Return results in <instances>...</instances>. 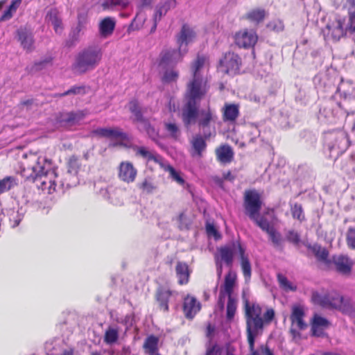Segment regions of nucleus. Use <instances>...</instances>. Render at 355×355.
Instances as JSON below:
<instances>
[{
  "instance_id": "1",
  "label": "nucleus",
  "mask_w": 355,
  "mask_h": 355,
  "mask_svg": "<svg viewBox=\"0 0 355 355\" xmlns=\"http://www.w3.org/2000/svg\"><path fill=\"white\" fill-rule=\"evenodd\" d=\"M209 69V58L198 55L190 66L191 78L187 83L186 103L182 107V119L186 127L196 123L202 130L205 138L211 135L207 129L216 119L209 108L198 112L199 102L208 91L207 73Z\"/></svg>"
},
{
  "instance_id": "2",
  "label": "nucleus",
  "mask_w": 355,
  "mask_h": 355,
  "mask_svg": "<svg viewBox=\"0 0 355 355\" xmlns=\"http://www.w3.org/2000/svg\"><path fill=\"white\" fill-rule=\"evenodd\" d=\"M20 168L21 176L36 182L39 189L48 193L56 191L57 174L46 157L33 153L24 154Z\"/></svg>"
},
{
  "instance_id": "3",
  "label": "nucleus",
  "mask_w": 355,
  "mask_h": 355,
  "mask_svg": "<svg viewBox=\"0 0 355 355\" xmlns=\"http://www.w3.org/2000/svg\"><path fill=\"white\" fill-rule=\"evenodd\" d=\"M262 309L259 304L256 303L245 304V315L247 324V336L251 355H259L254 350L255 338L261 334L264 324H270L275 318V311L268 308L261 318Z\"/></svg>"
},
{
  "instance_id": "4",
  "label": "nucleus",
  "mask_w": 355,
  "mask_h": 355,
  "mask_svg": "<svg viewBox=\"0 0 355 355\" xmlns=\"http://www.w3.org/2000/svg\"><path fill=\"white\" fill-rule=\"evenodd\" d=\"M102 51L98 46H88L80 51L73 64V70L84 73L96 68L102 58Z\"/></svg>"
},
{
  "instance_id": "5",
  "label": "nucleus",
  "mask_w": 355,
  "mask_h": 355,
  "mask_svg": "<svg viewBox=\"0 0 355 355\" xmlns=\"http://www.w3.org/2000/svg\"><path fill=\"white\" fill-rule=\"evenodd\" d=\"M312 301L318 305L325 308L338 309L343 313L352 315L355 313V309L352 305L336 292H331L327 294H321L314 292L312 294Z\"/></svg>"
},
{
  "instance_id": "6",
  "label": "nucleus",
  "mask_w": 355,
  "mask_h": 355,
  "mask_svg": "<svg viewBox=\"0 0 355 355\" xmlns=\"http://www.w3.org/2000/svg\"><path fill=\"white\" fill-rule=\"evenodd\" d=\"M312 301L318 305L325 308L338 309L343 313L352 315L355 313V309L352 305L336 292H331L327 294H321L314 292L312 294Z\"/></svg>"
},
{
  "instance_id": "7",
  "label": "nucleus",
  "mask_w": 355,
  "mask_h": 355,
  "mask_svg": "<svg viewBox=\"0 0 355 355\" xmlns=\"http://www.w3.org/2000/svg\"><path fill=\"white\" fill-rule=\"evenodd\" d=\"M244 250L240 243L237 241L232 242L218 248V254L216 255V260L217 273L219 277L221 276L223 272L222 262H224L227 266L231 267L234 255L238 252L241 256V254L244 252Z\"/></svg>"
},
{
  "instance_id": "8",
  "label": "nucleus",
  "mask_w": 355,
  "mask_h": 355,
  "mask_svg": "<svg viewBox=\"0 0 355 355\" xmlns=\"http://www.w3.org/2000/svg\"><path fill=\"white\" fill-rule=\"evenodd\" d=\"M92 134L98 137L107 138L110 140V146H126L128 136L119 128H98L93 130Z\"/></svg>"
},
{
  "instance_id": "9",
  "label": "nucleus",
  "mask_w": 355,
  "mask_h": 355,
  "mask_svg": "<svg viewBox=\"0 0 355 355\" xmlns=\"http://www.w3.org/2000/svg\"><path fill=\"white\" fill-rule=\"evenodd\" d=\"M305 309L301 305H295L292 307L291 315L290 317L291 321V328L290 332L294 339H300V331L304 330L307 327V324L304 321Z\"/></svg>"
},
{
  "instance_id": "10",
  "label": "nucleus",
  "mask_w": 355,
  "mask_h": 355,
  "mask_svg": "<svg viewBox=\"0 0 355 355\" xmlns=\"http://www.w3.org/2000/svg\"><path fill=\"white\" fill-rule=\"evenodd\" d=\"M262 202L259 193L255 190L245 192L244 207L245 213L251 220H255L259 214Z\"/></svg>"
},
{
  "instance_id": "11",
  "label": "nucleus",
  "mask_w": 355,
  "mask_h": 355,
  "mask_svg": "<svg viewBox=\"0 0 355 355\" xmlns=\"http://www.w3.org/2000/svg\"><path fill=\"white\" fill-rule=\"evenodd\" d=\"M237 276L236 272L230 270L225 277L223 284L220 288L218 306L220 309L225 306L226 297H234V291L237 286Z\"/></svg>"
},
{
  "instance_id": "12",
  "label": "nucleus",
  "mask_w": 355,
  "mask_h": 355,
  "mask_svg": "<svg viewBox=\"0 0 355 355\" xmlns=\"http://www.w3.org/2000/svg\"><path fill=\"white\" fill-rule=\"evenodd\" d=\"M182 51L180 49L178 51L171 48L164 49L157 60L158 69L175 67L177 63L182 60L183 56Z\"/></svg>"
},
{
  "instance_id": "13",
  "label": "nucleus",
  "mask_w": 355,
  "mask_h": 355,
  "mask_svg": "<svg viewBox=\"0 0 355 355\" xmlns=\"http://www.w3.org/2000/svg\"><path fill=\"white\" fill-rule=\"evenodd\" d=\"M344 22L340 19L329 21L322 32L327 41L337 42L347 33L343 27Z\"/></svg>"
},
{
  "instance_id": "14",
  "label": "nucleus",
  "mask_w": 355,
  "mask_h": 355,
  "mask_svg": "<svg viewBox=\"0 0 355 355\" xmlns=\"http://www.w3.org/2000/svg\"><path fill=\"white\" fill-rule=\"evenodd\" d=\"M241 59L236 53L228 52L220 60L218 69L224 73L236 74L240 69Z\"/></svg>"
},
{
  "instance_id": "15",
  "label": "nucleus",
  "mask_w": 355,
  "mask_h": 355,
  "mask_svg": "<svg viewBox=\"0 0 355 355\" xmlns=\"http://www.w3.org/2000/svg\"><path fill=\"white\" fill-rule=\"evenodd\" d=\"M17 40L21 46L28 53L35 50V39L33 31L26 26L20 27L17 30Z\"/></svg>"
},
{
  "instance_id": "16",
  "label": "nucleus",
  "mask_w": 355,
  "mask_h": 355,
  "mask_svg": "<svg viewBox=\"0 0 355 355\" xmlns=\"http://www.w3.org/2000/svg\"><path fill=\"white\" fill-rule=\"evenodd\" d=\"M258 36L253 30L243 29L235 35V42L239 47L250 48L257 43Z\"/></svg>"
},
{
  "instance_id": "17",
  "label": "nucleus",
  "mask_w": 355,
  "mask_h": 355,
  "mask_svg": "<svg viewBox=\"0 0 355 355\" xmlns=\"http://www.w3.org/2000/svg\"><path fill=\"white\" fill-rule=\"evenodd\" d=\"M137 175V170L131 162H121L118 167V177L121 181L128 184L132 183L135 180Z\"/></svg>"
},
{
  "instance_id": "18",
  "label": "nucleus",
  "mask_w": 355,
  "mask_h": 355,
  "mask_svg": "<svg viewBox=\"0 0 355 355\" xmlns=\"http://www.w3.org/2000/svg\"><path fill=\"white\" fill-rule=\"evenodd\" d=\"M331 263L339 273L344 275H349L354 261L347 256L337 255L332 258Z\"/></svg>"
},
{
  "instance_id": "19",
  "label": "nucleus",
  "mask_w": 355,
  "mask_h": 355,
  "mask_svg": "<svg viewBox=\"0 0 355 355\" xmlns=\"http://www.w3.org/2000/svg\"><path fill=\"white\" fill-rule=\"evenodd\" d=\"M311 331L314 336L323 337L326 334L324 333L329 325V322L324 318L318 314H315L311 320Z\"/></svg>"
},
{
  "instance_id": "20",
  "label": "nucleus",
  "mask_w": 355,
  "mask_h": 355,
  "mask_svg": "<svg viewBox=\"0 0 355 355\" xmlns=\"http://www.w3.org/2000/svg\"><path fill=\"white\" fill-rule=\"evenodd\" d=\"M137 155L141 157L148 162H153L159 166L162 164L164 159L156 153L155 151L150 150L145 146H135L133 148Z\"/></svg>"
},
{
  "instance_id": "21",
  "label": "nucleus",
  "mask_w": 355,
  "mask_h": 355,
  "mask_svg": "<svg viewBox=\"0 0 355 355\" xmlns=\"http://www.w3.org/2000/svg\"><path fill=\"white\" fill-rule=\"evenodd\" d=\"M79 166L80 165L78 158L75 156L71 157L68 162V170L67 171V175L71 176L72 180H71L69 182H67V187H74L78 183L77 174Z\"/></svg>"
},
{
  "instance_id": "22",
  "label": "nucleus",
  "mask_w": 355,
  "mask_h": 355,
  "mask_svg": "<svg viewBox=\"0 0 355 355\" xmlns=\"http://www.w3.org/2000/svg\"><path fill=\"white\" fill-rule=\"evenodd\" d=\"M195 37V33L187 25H184L182 28L181 32L178 37V44L179 49L182 50L184 53L186 52V46L191 42Z\"/></svg>"
},
{
  "instance_id": "23",
  "label": "nucleus",
  "mask_w": 355,
  "mask_h": 355,
  "mask_svg": "<svg viewBox=\"0 0 355 355\" xmlns=\"http://www.w3.org/2000/svg\"><path fill=\"white\" fill-rule=\"evenodd\" d=\"M200 309V302L195 297L188 295L184 298V311L187 318H192Z\"/></svg>"
},
{
  "instance_id": "24",
  "label": "nucleus",
  "mask_w": 355,
  "mask_h": 355,
  "mask_svg": "<svg viewBox=\"0 0 355 355\" xmlns=\"http://www.w3.org/2000/svg\"><path fill=\"white\" fill-rule=\"evenodd\" d=\"M87 115V112L79 110L77 112H67L61 116V122L66 125H74L78 124Z\"/></svg>"
},
{
  "instance_id": "25",
  "label": "nucleus",
  "mask_w": 355,
  "mask_h": 355,
  "mask_svg": "<svg viewBox=\"0 0 355 355\" xmlns=\"http://www.w3.org/2000/svg\"><path fill=\"white\" fill-rule=\"evenodd\" d=\"M175 0H164L160 2L155 8L153 21H160L169 10L175 6Z\"/></svg>"
},
{
  "instance_id": "26",
  "label": "nucleus",
  "mask_w": 355,
  "mask_h": 355,
  "mask_svg": "<svg viewBox=\"0 0 355 355\" xmlns=\"http://www.w3.org/2000/svg\"><path fill=\"white\" fill-rule=\"evenodd\" d=\"M260 228L265 231L269 236L270 239L273 244L276 246H279L282 244V237L274 227V223H257Z\"/></svg>"
},
{
  "instance_id": "27",
  "label": "nucleus",
  "mask_w": 355,
  "mask_h": 355,
  "mask_svg": "<svg viewBox=\"0 0 355 355\" xmlns=\"http://www.w3.org/2000/svg\"><path fill=\"white\" fill-rule=\"evenodd\" d=\"M239 114V107L236 104L226 103L223 109V119L226 121H234Z\"/></svg>"
},
{
  "instance_id": "28",
  "label": "nucleus",
  "mask_w": 355,
  "mask_h": 355,
  "mask_svg": "<svg viewBox=\"0 0 355 355\" xmlns=\"http://www.w3.org/2000/svg\"><path fill=\"white\" fill-rule=\"evenodd\" d=\"M162 74V80L164 83H170L176 82L179 77V72L175 67H166L165 69H159Z\"/></svg>"
},
{
  "instance_id": "29",
  "label": "nucleus",
  "mask_w": 355,
  "mask_h": 355,
  "mask_svg": "<svg viewBox=\"0 0 355 355\" xmlns=\"http://www.w3.org/2000/svg\"><path fill=\"white\" fill-rule=\"evenodd\" d=\"M176 276L180 284H185L189 282V266L183 262H178L175 267Z\"/></svg>"
},
{
  "instance_id": "30",
  "label": "nucleus",
  "mask_w": 355,
  "mask_h": 355,
  "mask_svg": "<svg viewBox=\"0 0 355 355\" xmlns=\"http://www.w3.org/2000/svg\"><path fill=\"white\" fill-rule=\"evenodd\" d=\"M216 153L218 159L222 163H230L232 160L234 153L228 145L221 146Z\"/></svg>"
},
{
  "instance_id": "31",
  "label": "nucleus",
  "mask_w": 355,
  "mask_h": 355,
  "mask_svg": "<svg viewBox=\"0 0 355 355\" xmlns=\"http://www.w3.org/2000/svg\"><path fill=\"white\" fill-rule=\"evenodd\" d=\"M115 21L111 17H106L99 24L101 35L105 37L110 35L114 29Z\"/></svg>"
},
{
  "instance_id": "32",
  "label": "nucleus",
  "mask_w": 355,
  "mask_h": 355,
  "mask_svg": "<svg viewBox=\"0 0 355 355\" xmlns=\"http://www.w3.org/2000/svg\"><path fill=\"white\" fill-rule=\"evenodd\" d=\"M137 128L140 131L146 132L148 137L153 141H156L158 137V132L151 125L149 121L144 119L137 123Z\"/></svg>"
},
{
  "instance_id": "33",
  "label": "nucleus",
  "mask_w": 355,
  "mask_h": 355,
  "mask_svg": "<svg viewBox=\"0 0 355 355\" xmlns=\"http://www.w3.org/2000/svg\"><path fill=\"white\" fill-rule=\"evenodd\" d=\"M46 20L53 26L55 33L60 34L62 31V21L56 10H51L46 15Z\"/></svg>"
},
{
  "instance_id": "34",
  "label": "nucleus",
  "mask_w": 355,
  "mask_h": 355,
  "mask_svg": "<svg viewBox=\"0 0 355 355\" xmlns=\"http://www.w3.org/2000/svg\"><path fill=\"white\" fill-rule=\"evenodd\" d=\"M160 167L169 173V176L171 179L175 181L180 185H183L184 184V180L181 176V173L179 171H177L172 166L168 164L165 160L162 162V164L160 165Z\"/></svg>"
},
{
  "instance_id": "35",
  "label": "nucleus",
  "mask_w": 355,
  "mask_h": 355,
  "mask_svg": "<svg viewBox=\"0 0 355 355\" xmlns=\"http://www.w3.org/2000/svg\"><path fill=\"white\" fill-rule=\"evenodd\" d=\"M158 342L159 339L157 337L154 336H148L144 343L145 352L148 355L158 354Z\"/></svg>"
},
{
  "instance_id": "36",
  "label": "nucleus",
  "mask_w": 355,
  "mask_h": 355,
  "mask_svg": "<svg viewBox=\"0 0 355 355\" xmlns=\"http://www.w3.org/2000/svg\"><path fill=\"white\" fill-rule=\"evenodd\" d=\"M266 16V12L264 9L256 8L249 11L245 17L249 21L257 24L263 21Z\"/></svg>"
},
{
  "instance_id": "37",
  "label": "nucleus",
  "mask_w": 355,
  "mask_h": 355,
  "mask_svg": "<svg viewBox=\"0 0 355 355\" xmlns=\"http://www.w3.org/2000/svg\"><path fill=\"white\" fill-rule=\"evenodd\" d=\"M119 335V328L115 326H110L105 331L104 342L108 345H112L117 341Z\"/></svg>"
},
{
  "instance_id": "38",
  "label": "nucleus",
  "mask_w": 355,
  "mask_h": 355,
  "mask_svg": "<svg viewBox=\"0 0 355 355\" xmlns=\"http://www.w3.org/2000/svg\"><path fill=\"white\" fill-rule=\"evenodd\" d=\"M17 185V180L15 178L8 176L0 180V193L9 191Z\"/></svg>"
},
{
  "instance_id": "39",
  "label": "nucleus",
  "mask_w": 355,
  "mask_h": 355,
  "mask_svg": "<svg viewBox=\"0 0 355 355\" xmlns=\"http://www.w3.org/2000/svg\"><path fill=\"white\" fill-rule=\"evenodd\" d=\"M51 62V58H46L43 60L36 61L33 64L27 67V70L30 73H36L46 68Z\"/></svg>"
},
{
  "instance_id": "40",
  "label": "nucleus",
  "mask_w": 355,
  "mask_h": 355,
  "mask_svg": "<svg viewBox=\"0 0 355 355\" xmlns=\"http://www.w3.org/2000/svg\"><path fill=\"white\" fill-rule=\"evenodd\" d=\"M309 248L311 249V252L315 254L317 259L321 261L327 262L328 252L325 248L315 244L313 246L309 245Z\"/></svg>"
},
{
  "instance_id": "41",
  "label": "nucleus",
  "mask_w": 355,
  "mask_h": 355,
  "mask_svg": "<svg viewBox=\"0 0 355 355\" xmlns=\"http://www.w3.org/2000/svg\"><path fill=\"white\" fill-rule=\"evenodd\" d=\"M241 263L242 271L245 279L246 281H248L251 277V265L249 261L247 256L245 255V252L241 254Z\"/></svg>"
},
{
  "instance_id": "42",
  "label": "nucleus",
  "mask_w": 355,
  "mask_h": 355,
  "mask_svg": "<svg viewBox=\"0 0 355 355\" xmlns=\"http://www.w3.org/2000/svg\"><path fill=\"white\" fill-rule=\"evenodd\" d=\"M126 0H105L102 3L103 9H114L115 8H125L128 6Z\"/></svg>"
},
{
  "instance_id": "43",
  "label": "nucleus",
  "mask_w": 355,
  "mask_h": 355,
  "mask_svg": "<svg viewBox=\"0 0 355 355\" xmlns=\"http://www.w3.org/2000/svg\"><path fill=\"white\" fill-rule=\"evenodd\" d=\"M191 144L197 155L200 156L202 152L206 147V143L204 139L201 136L197 135L193 138Z\"/></svg>"
},
{
  "instance_id": "44",
  "label": "nucleus",
  "mask_w": 355,
  "mask_h": 355,
  "mask_svg": "<svg viewBox=\"0 0 355 355\" xmlns=\"http://www.w3.org/2000/svg\"><path fill=\"white\" fill-rule=\"evenodd\" d=\"M128 107L130 111L134 114V121H136L137 123L144 119L142 116L139 103L137 101H131L129 103Z\"/></svg>"
},
{
  "instance_id": "45",
  "label": "nucleus",
  "mask_w": 355,
  "mask_h": 355,
  "mask_svg": "<svg viewBox=\"0 0 355 355\" xmlns=\"http://www.w3.org/2000/svg\"><path fill=\"white\" fill-rule=\"evenodd\" d=\"M170 295L171 293L168 291H161L157 293L160 308L164 311H168V300Z\"/></svg>"
},
{
  "instance_id": "46",
  "label": "nucleus",
  "mask_w": 355,
  "mask_h": 355,
  "mask_svg": "<svg viewBox=\"0 0 355 355\" xmlns=\"http://www.w3.org/2000/svg\"><path fill=\"white\" fill-rule=\"evenodd\" d=\"M164 128L168 135L173 138L176 139L180 135L179 126L174 122H166Z\"/></svg>"
},
{
  "instance_id": "47",
  "label": "nucleus",
  "mask_w": 355,
  "mask_h": 355,
  "mask_svg": "<svg viewBox=\"0 0 355 355\" xmlns=\"http://www.w3.org/2000/svg\"><path fill=\"white\" fill-rule=\"evenodd\" d=\"M277 279L280 286L286 291H294L296 290V286L289 282L285 276L279 274Z\"/></svg>"
},
{
  "instance_id": "48",
  "label": "nucleus",
  "mask_w": 355,
  "mask_h": 355,
  "mask_svg": "<svg viewBox=\"0 0 355 355\" xmlns=\"http://www.w3.org/2000/svg\"><path fill=\"white\" fill-rule=\"evenodd\" d=\"M346 31L355 34V10L348 9V21L346 26Z\"/></svg>"
},
{
  "instance_id": "49",
  "label": "nucleus",
  "mask_w": 355,
  "mask_h": 355,
  "mask_svg": "<svg viewBox=\"0 0 355 355\" xmlns=\"http://www.w3.org/2000/svg\"><path fill=\"white\" fill-rule=\"evenodd\" d=\"M137 186L139 189L146 193H151L156 189V186L148 179H145Z\"/></svg>"
},
{
  "instance_id": "50",
  "label": "nucleus",
  "mask_w": 355,
  "mask_h": 355,
  "mask_svg": "<svg viewBox=\"0 0 355 355\" xmlns=\"http://www.w3.org/2000/svg\"><path fill=\"white\" fill-rule=\"evenodd\" d=\"M291 213L293 219L302 221L305 219L302 207L299 204H295L291 207Z\"/></svg>"
},
{
  "instance_id": "51",
  "label": "nucleus",
  "mask_w": 355,
  "mask_h": 355,
  "mask_svg": "<svg viewBox=\"0 0 355 355\" xmlns=\"http://www.w3.org/2000/svg\"><path fill=\"white\" fill-rule=\"evenodd\" d=\"M228 302L227 305V317L232 319L235 313L236 309V301L234 297H227Z\"/></svg>"
},
{
  "instance_id": "52",
  "label": "nucleus",
  "mask_w": 355,
  "mask_h": 355,
  "mask_svg": "<svg viewBox=\"0 0 355 355\" xmlns=\"http://www.w3.org/2000/svg\"><path fill=\"white\" fill-rule=\"evenodd\" d=\"M206 231L209 237H213L215 240H218L221 238V235L217 230L214 223H207Z\"/></svg>"
},
{
  "instance_id": "53",
  "label": "nucleus",
  "mask_w": 355,
  "mask_h": 355,
  "mask_svg": "<svg viewBox=\"0 0 355 355\" xmlns=\"http://www.w3.org/2000/svg\"><path fill=\"white\" fill-rule=\"evenodd\" d=\"M267 27L270 31L280 32L284 30V26L282 21L279 19H274L268 24Z\"/></svg>"
},
{
  "instance_id": "54",
  "label": "nucleus",
  "mask_w": 355,
  "mask_h": 355,
  "mask_svg": "<svg viewBox=\"0 0 355 355\" xmlns=\"http://www.w3.org/2000/svg\"><path fill=\"white\" fill-rule=\"evenodd\" d=\"M85 87L83 86H75L71 87V89H68L65 92L62 94H57L56 96H64L67 95H71V94H85Z\"/></svg>"
},
{
  "instance_id": "55",
  "label": "nucleus",
  "mask_w": 355,
  "mask_h": 355,
  "mask_svg": "<svg viewBox=\"0 0 355 355\" xmlns=\"http://www.w3.org/2000/svg\"><path fill=\"white\" fill-rule=\"evenodd\" d=\"M347 241L349 246L355 249V227L350 228L347 236Z\"/></svg>"
},
{
  "instance_id": "56",
  "label": "nucleus",
  "mask_w": 355,
  "mask_h": 355,
  "mask_svg": "<svg viewBox=\"0 0 355 355\" xmlns=\"http://www.w3.org/2000/svg\"><path fill=\"white\" fill-rule=\"evenodd\" d=\"M206 355H221V349L217 345L207 348Z\"/></svg>"
},
{
  "instance_id": "57",
  "label": "nucleus",
  "mask_w": 355,
  "mask_h": 355,
  "mask_svg": "<svg viewBox=\"0 0 355 355\" xmlns=\"http://www.w3.org/2000/svg\"><path fill=\"white\" fill-rule=\"evenodd\" d=\"M287 239L288 241L296 244L298 243L300 241V237L298 234L294 231H291L288 233Z\"/></svg>"
},
{
  "instance_id": "58",
  "label": "nucleus",
  "mask_w": 355,
  "mask_h": 355,
  "mask_svg": "<svg viewBox=\"0 0 355 355\" xmlns=\"http://www.w3.org/2000/svg\"><path fill=\"white\" fill-rule=\"evenodd\" d=\"M78 25L76 27V30L78 32H80L82 31V29L83 28L84 24L86 21V16L85 14H80L78 15Z\"/></svg>"
},
{
  "instance_id": "59",
  "label": "nucleus",
  "mask_w": 355,
  "mask_h": 355,
  "mask_svg": "<svg viewBox=\"0 0 355 355\" xmlns=\"http://www.w3.org/2000/svg\"><path fill=\"white\" fill-rule=\"evenodd\" d=\"M15 12L11 10L9 8L4 11L2 16L0 17V21H4L9 20L13 15Z\"/></svg>"
},
{
  "instance_id": "60",
  "label": "nucleus",
  "mask_w": 355,
  "mask_h": 355,
  "mask_svg": "<svg viewBox=\"0 0 355 355\" xmlns=\"http://www.w3.org/2000/svg\"><path fill=\"white\" fill-rule=\"evenodd\" d=\"M338 139H339L340 141V142L343 143V146H341V147L338 146L339 148L345 149L347 147V139L346 135H345L344 134H340L338 136Z\"/></svg>"
},
{
  "instance_id": "61",
  "label": "nucleus",
  "mask_w": 355,
  "mask_h": 355,
  "mask_svg": "<svg viewBox=\"0 0 355 355\" xmlns=\"http://www.w3.org/2000/svg\"><path fill=\"white\" fill-rule=\"evenodd\" d=\"M21 0H13L11 2V4L9 6V8L12 10L14 12H16L17 8L19 6Z\"/></svg>"
},
{
  "instance_id": "62",
  "label": "nucleus",
  "mask_w": 355,
  "mask_h": 355,
  "mask_svg": "<svg viewBox=\"0 0 355 355\" xmlns=\"http://www.w3.org/2000/svg\"><path fill=\"white\" fill-rule=\"evenodd\" d=\"M261 352L263 355H274L272 351H271L267 346H261Z\"/></svg>"
},
{
  "instance_id": "63",
  "label": "nucleus",
  "mask_w": 355,
  "mask_h": 355,
  "mask_svg": "<svg viewBox=\"0 0 355 355\" xmlns=\"http://www.w3.org/2000/svg\"><path fill=\"white\" fill-rule=\"evenodd\" d=\"M223 179L225 180L232 181L234 180V176L230 171L223 173Z\"/></svg>"
},
{
  "instance_id": "64",
  "label": "nucleus",
  "mask_w": 355,
  "mask_h": 355,
  "mask_svg": "<svg viewBox=\"0 0 355 355\" xmlns=\"http://www.w3.org/2000/svg\"><path fill=\"white\" fill-rule=\"evenodd\" d=\"M130 349L129 347L124 346L123 347L121 351V355H130Z\"/></svg>"
}]
</instances>
